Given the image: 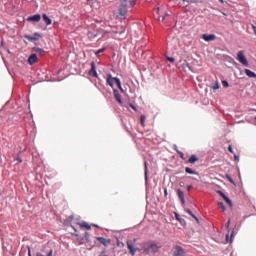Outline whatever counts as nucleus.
<instances>
[{
  "label": "nucleus",
  "mask_w": 256,
  "mask_h": 256,
  "mask_svg": "<svg viewBox=\"0 0 256 256\" xmlns=\"http://www.w3.org/2000/svg\"><path fill=\"white\" fill-rule=\"evenodd\" d=\"M178 155H180V158L185 160V154L181 151H178Z\"/></svg>",
  "instance_id": "nucleus-30"
},
{
  "label": "nucleus",
  "mask_w": 256,
  "mask_h": 256,
  "mask_svg": "<svg viewBox=\"0 0 256 256\" xmlns=\"http://www.w3.org/2000/svg\"><path fill=\"white\" fill-rule=\"evenodd\" d=\"M85 237H89V233L88 232L85 233Z\"/></svg>",
  "instance_id": "nucleus-44"
},
{
  "label": "nucleus",
  "mask_w": 256,
  "mask_h": 256,
  "mask_svg": "<svg viewBox=\"0 0 256 256\" xmlns=\"http://www.w3.org/2000/svg\"><path fill=\"white\" fill-rule=\"evenodd\" d=\"M235 159H239V157L237 155H234Z\"/></svg>",
  "instance_id": "nucleus-48"
},
{
  "label": "nucleus",
  "mask_w": 256,
  "mask_h": 256,
  "mask_svg": "<svg viewBox=\"0 0 256 256\" xmlns=\"http://www.w3.org/2000/svg\"><path fill=\"white\" fill-rule=\"evenodd\" d=\"M149 163L147 161L144 162V175H145V179H147V172H148V166Z\"/></svg>",
  "instance_id": "nucleus-21"
},
{
  "label": "nucleus",
  "mask_w": 256,
  "mask_h": 256,
  "mask_svg": "<svg viewBox=\"0 0 256 256\" xmlns=\"http://www.w3.org/2000/svg\"><path fill=\"white\" fill-rule=\"evenodd\" d=\"M113 95H114V99H116L117 103H119V105H123V100H121V94L119 93V90L114 89Z\"/></svg>",
  "instance_id": "nucleus-9"
},
{
  "label": "nucleus",
  "mask_w": 256,
  "mask_h": 256,
  "mask_svg": "<svg viewBox=\"0 0 256 256\" xmlns=\"http://www.w3.org/2000/svg\"><path fill=\"white\" fill-rule=\"evenodd\" d=\"M174 149L176 150L177 153H179V149H177V146H174Z\"/></svg>",
  "instance_id": "nucleus-41"
},
{
  "label": "nucleus",
  "mask_w": 256,
  "mask_h": 256,
  "mask_svg": "<svg viewBox=\"0 0 256 256\" xmlns=\"http://www.w3.org/2000/svg\"><path fill=\"white\" fill-rule=\"evenodd\" d=\"M106 82L110 87H113L114 83H116L118 89L124 93L123 87L121 86V80L117 77L111 76V74H107Z\"/></svg>",
  "instance_id": "nucleus-2"
},
{
  "label": "nucleus",
  "mask_w": 256,
  "mask_h": 256,
  "mask_svg": "<svg viewBox=\"0 0 256 256\" xmlns=\"http://www.w3.org/2000/svg\"><path fill=\"white\" fill-rule=\"evenodd\" d=\"M168 192H167V188L164 189V196L167 197Z\"/></svg>",
  "instance_id": "nucleus-38"
},
{
  "label": "nucleus",
  "mask_w": 256,
  "mask_h": 256,
  "mask_svg": "<svg viewBox=\"0 0 256 256\" xmlns=\"http://www.w3.org/2000/svg\"><path fill=\"white\" fill-rule=\"evenodd\" d=\"M245 74L247 75V77H253V78H255L256 77V74H255V72H253V71H251V70H249V69H245Z\"/></svg>",
  "instance_id": "nucleus-18"
},
{
  "label": "nucleus",
  "mask_w": 256,
  "mask_h": 256,
  "mask_svg": "<svg viewBox=\"0 0 256 256\" xmlns=\"http://www.w3.org/2000/svg\"><path fill=\"white\" fill-rule=\"evenodd\" d=\"M185 172L188 173L189 175H199L198 172L193 171V170H192L191 168H189V167H186V168H185Z\"/></svg>",
  "instance_id": "nucleus-19"
},
{
  "label": "nucleus",
  "mask_w": 256,
  "mask_h": 256,
  "mask_svg": "<svg viewBox=\"0 0 256 256\" xmlns=\"http://www.w3.org/2000/svg\"><path fill=\"white\" fill-rule=\"evenodd\" d=\"M34 51H36V53H39L40 55H44L45 54V50L41 49L39 47L35 48Z\"/></svg>",
  "instance_id": "nucleus-23"
},
{
  "label": "nucleus",
  "mask_w": 256,
  "mask_h": 256,
  "mask_svg": "<svg viewBox=\"0 0 256 256\" xmlns=\"http://www.w3.org/2000/svg\"><path fill=\"white\" fill-rule=\"evenodd\" d=\"M202 39H204V41H215L217 39V36H215V34H203L202 35Z\"/></svg>",
  "instance_id": "nucleus-10"
},
{
  "label": "nucleus",
  "mask_w": 256,
  "mask_h": 256,
  "mask_svg": "<svg viewBox=\"0 0 256 256\" xmlns=\"http://www.w3.org/2000/svg\"><path fill=\"white\" fill-rule=\"evenodd\" d=\"M230 183H233V179L229 178Z\"/></svg>",
  "instance_id": "nucleus-47"
},
{
  "label": "nucleus",
  "mask_w": 256,
  "mask_h": 256,
  "mask_svg": "<svg viewBox=\"0 0 256 256\" xmlns=\"http://www.w3.org/2000/svg\"><path fill=\"white\" fill-rule=\"evenodd\" d=\"M36 256H44V255L38 252V253L36 254Z\"/></svg>",
  "instance_id": "nucleus-43"
},
{
  "label": "nucleus",
  "mask_w": 256,
  "mask_h": 256,
  "mask_svg": "<svg viewBox=\"0 0 256 256\" xmlns=\"http://www.w3.org/2000/svg\"><path fill=\"white\" fill-rule=\"evenodd\" d=\"M176 219H178V220H179V215H178V214H176Z\"/></svg>",
  "instance_id": "nucleus-49"
},
{
  "label": "nucleus",
  "mask_w": 256,
  "mask_h": 256,
  "mask_svg": "<svg viewBox=\"0 0 256 256\" xmlns=\"http://www.w3.org/2000/svg\"><path fill=\"white\" fill-rule=\"evenodd\" d=\"M105 51V48L99 49L95 54L99 55V53H103Z\"/></svg>",
  "instance_id": "nucleus-33"
},
{
  "label": "nucleus",
  "mask_w": 256,
  "mask_h": 256,
  "mask_svg": "<svg viewBox=\"0 0 256 256\" xmlns=\"http://www.w3.org/2000/svg\"><path fill=\"white\" fill-rule=\"evenodd\" d=\"M165 17H169V13H165L162 18L158 17V21H165Z\"/></svg>",
  "instance_id": "nucleus-24"
},
{
  "label": "nucleus",
  "mask_w": 256,
  "mask_h": 256,
  "mask_svg": "<svg viewBox=\"0 0 256 256\" xmlns=\"http://www.w3.org/2000/svg\"><path fill=\"white\" fill-rule=\"evenodd\" d=\"M219 82H217L213 87H212V89H214V90H217V89H219Z\"/></svg>",
  "instance_id": "nucleus-32"
},
{
  "label": "nucleus",
  "mask_w": 256,
  "mask_h": 256,
  "mask_svg": "<svg viewBox=\"0 0 256 256\" xmlns=\"http://www.w3.org/2000/svg\"><path fill=\"white\" fill-rule=\"evenodd\" d=\"M156 12L159 13V8L156 9Z\"/></svg>",
  "instance_id": "nucleus-50"
},
{
  "label": "nucleus",
  "mask_w": 256,
  "mask_h": 256,
  "mask_svg": "<svg viewBox=\"0 0 256 256\" xmlns=\"http://www.w3.org/2000/svg\"><path fill=\"white\" fill-rule=\"evenodd\" d=\"M229 225H231V220H228L227 229H229Z\"/></svg>",
  "instance_id": "nucleus-40"
},
{
  "label": "nucleus",
  "mask_w": 256,
  "mask_h": 256,
  "mask_svg": "<svg viewBox=\"0 0 256 256\" xmlns=\"http://www.w3.org/2000/svg\"><path fill=\"white\" fill-rule=\"evenodd\" d=\"M24 37L25 39H28V41H39L43 36L36 32L34 33V36L25 35Z\"/></svg>",
  "instance_id": "nucleus-8"
},
{
  "label": "nucleus",
  "mask_w": 256,
  "mask_h": 256,
  "mask_svg": "<svg viewBox=\"0 0 256 256\" xmlns=\"http://www.w3.org/2000/svg\"><path fill=\"white\" fill-rule=\"evenodd\" d=\"M220 1V3H225V0H219Z\"/></svg>",
  "instance_id": "nucleus-45"
},
{
  "label": "nucleus",
  "mask_w": 256,
  "mask_h": 256,
  "mask_svg": "<svg viewBox=\"0 0 256 256\" xmlns=\"http://www.w3.org/2000/svg\"><path fill=\"white\" fill-rule=\"evenodd\" d=\"M197 161H199V158L197 157V155L192 154L186 163H191L192 165H195Z\"/></svg>",
  "instance_id": "nucleus-17"
},
{
  "label": "nucleus",
  "mask_w": 256,
  "mask_h": 256,
  "mask_svg": "<svg viewBox=\"0 0 256 256\" xmlns=\"http://www.w3.org/2000/svg\"><path fill=\"white\" fill-rule=\"evenodd\" d=\"M191 3H197V1H195V0H191Z\"/></svg>",
  "instance_id": "nucleus-46"
},
{
  "label": "nucleus",
  "mask_w": 256,
  "mask_h": 256,
  "mask_svg": "<svg viewBox=\"0 0 256 256\" xmlns=\"http://www.w3.org/2000/svg\"><path fill=\"white\" fill-rule=\"evenodd\" d=\"M167 61H169L170 63H175V58L173 57H166Z\"/></svg>",
  "instance_id": "nucleus-28"
},
{
  "label": "nucleus",
  "mask_w": 256,
  "mask_h": 256,
  "mask_svg": "<svg viewBox=\"0 0 256 256\" xmlns=\"http://www.w3.org/2000/svg\"><path fill=\"white\" fill-rule=\"evenodd\" d=\"M127 248L129 249L130 255H135L137 253V248L131 242H127Z\"/></svg>",
  "instance_id": "nucleus-14"
},
{
  "label": "nucleus",
  "mask_w": 256,
  "mask_h": 256,
  "mask_svg": "<svg viewBox=\"0 0 256 256\" xmlns=\"http://www.w3.org/2000/svg\"><path fill=\"white\" fill-rule=\"evenodd\" d=\"M92 227H97L99 229V225L97 224H92Z\"/></svg>",
  "instance_id": "nucleus-42"
},
{
  "label": "nucleus",
  "mask_w": 256,
  "mask_h": 256,
  "mask_svg": "<svg viewBox=\"0 0 256 256\" xmlns=\"http://www.w3.org/2000/svg\"><path fill=\"white\" fill-rule=\"evenodd\" d=\"M186 213H188V215H191V217H193L195 220H197V222H199V218H197V216H195V214H193L191 210L186 209Z\"/></svg>",
  "instance_id": "nucleus-22"
},
{
  "label": "nucleus",
  "mask_w": 256,
  "mask_h": 256,
  "mask_svg": "<svg viewBox=\"0 0 256 256\" xmlns=\"http://www.w3.org/2000/svg\"><path fill=\"white\" fill-rule=\"evenodd\" d=\"M227 243H233V239H229V234L226 235Z\"/></svg>",
  "instance_id": "nucleus-31"
},
{
  "label": "nucleus",
  "mask_w": 256,
  "mask_h": 256,
  "mask_svg": "<svg viewBox=\"0 0 256 256\" xmlns=\"http://www.w3.org/2000/svg\"><path fill=\"white\" fill-rule=\"evenodd\" d=\"M140 123H141L142 127H145V116H143V115L141 116Z\"/></svg>",
  "instance_id": "nucleus-26"
},
{
  "label": "nucleus",
  "mask_w": 256,
  "mask_h": 256,
  "mask_svg": "<svg viewBox=\"0 0 256 256\" xmlns=\"http://www.w3.org/2000/svg\"><path fill=\"white\" fill-rule=\"evenodd\" d=\"M47 256H53V250H50Z\"/></svg>",
  "instance_id": "nucleus-39"
},
{
  "label": "nucleus",
  "mask_w": 256,
  "mask_h": 256,
  "mask_svg": "<svg viewBox=\"0 0 256 256\" xmlns=\"http://www.w3.org/2000/svg\"><path fill=\"white\" fill-rule=\"evenodd\" d=\"M28 249V256H31V247L27 246Z\"/></svg>",
  "instance_id": "nucleus-35"
},
{
  "label": "nucleus",
  "mask_w": 256,
  "mask_h": 256,
  "mask_svg": "<svg viewBox=\"0 0 256 256\" xmlns=\"http://www.w3.org/2000/svg\"><path fill=\"white\" fill-rule=\"evenodd\" d=\"M27 21H30L32 23H39V21H41V15L35 14L33 16H30L27 18Z\"/></svg>",
  "instance_id": "nucleus-11"
},
{
  "label": "nucleus",
  "mask_w": 256,
  "mask_h": 256,
  "mask_svg": "<svg viewBox=\"0 0 256 256\" xmlns=\"http://www.w3.org/2000/svg\"><path fill=\"white\" fill-rule=\"evenodd\" d=\"M80 229H85L86 231H91V225L87 222H79L78 223Z\"/></svg>",
  "instance_id": "nucleus-16"
},
{
  "label": "nucleus",
  "mask_w": 256,
  "mask_h": 256,
  "mask_svg": "<svg viewBox=\"0 0 256 256\" xmlns=\"http://www.w3.org/2000/svg\"><path fill=\"white\" fill-rule=\"evenodd\" d=\"M130 107H131L134 111H137V108H136L133 104H130Z\"/></svg>",
  "instance_id": "nucleus-36"
},
{
  "label": "nucleus",
  "mask_w": 256,
  "mask_h": 256,
  "mask_svg": "<svg viewBox=\"0 0 256 256\" xmlns=\"http://www.w3.org/2000/svg\"><path fill=\"white\" fill-rule=\"evenodd\" d=\"M19 155H21V152H19L18 156L15 158V161L19 162V163H23V159H21L19 157Z\"/></svg>",
  "instance_id": "nucleus-27"
},
{
  "label": "nucleus",
  "mask_w": 256,
  "mask_h": 256,
  "mask_svg": "<svg viewBox=\"0 0 256 256\" xmlns=\"http://www.w3.org/2000/svg\"><path fill=\"white\" fill-rule=\"evenodd\" d=\"M228 151H229L230 153H233V147H232L231 145L228 146Z\"/></svg>",
  "instance_id": "nucleus-34"
},
{
  "label": "nucleus",
  "mask_w": 256,
  "mask_h": 256,
  "mask_svg": "<svg viewBox=\"0 0 256 256\" xmlns=\"http://www.w3.org/2000/svg\"><path fill=\"white\" fill-rule=\"evenodd\" d=\"M222 85L223 87H229V82H227V80H223Z\"/></svg>",
  "instance_id": "nucleus-29"
},
{
  "label": "nucleus",
  "mask_w": 256,
  "mask_h": 256,
  "mask_svg": "<svg viewBox=\"0 0 256 256\" xmlns=\"http://www.w3.org/2000/svg\"><path fill=\"white\" fill-rule=\"evenodd\" d=\"M89 75H91V77H96V78L99 77V75L97 74L95 62L91 63V69L89 71Z\"/></svg>",
  "instance_id": "nucleus-12"
},
{
  "label": "nucleus",
  "mask_w": 256,
  "mask_h": 256,
  "mask_svg": "<svg viewBox=\"0 0 256 256\" xmlns=\"http://www.w3.org/2000/svg\"><path fill=\"white\" fill-rule=\"evenodd\" d=\"M217 193L218 195H220V197H222V199H224V201H226L229 207H233V202H231V199H229V197H227L225 193H223L221 190H218Z\"/></svg>",
  "instance_id": "nucleus-6"
},
{
  "label": "nucleus",
  "mask_w": 256,
  "mask_h": 256,
  "mask_svg": "<svg viewBox=\"0 0 256 256\" xmlns=\"http://www.w3.org/2000/svg\"><path fill=\"white\" fill-rule=\"evenodd\" d=\"M177 195L183 206H185V193L181 189H177Z\"/></svg>",
  "instance_id": "nucleus-15"
},
{
  "label": "nucleus",
  "mask_w": 256,
  "mask_h": 256,
  "mask_svg": "<svg viewBox=\"0 0 256 256\" xmlns=\"http://www.w3.org/2000/svg\"><path fill=\"white\" fill-rule=\"evenodd\" d=\"M101 245H104V247H109L111 245V239L103 238V237H97L96 238Z\"/></svg>",
  "instance_id": "nucleus-7"
},
{
  "label": "nucleus",
  "mask_w": 256,
  "mask_h": 256,
  "mask_svg": "<svg viewBox=\"0 0 256 256\" xmlns=\"http://www.w3.org/2000/svg\"><path fill=\"white\" fill-rule=\"evenodd\" d=\"M42 17H43V21H45L46 25H51V23H52L51 18L46 16V14H43Z\"/></svg>",
  "instance_id": "nucleus-20"
},
{
  "label": "nucleus",
  "mask_w": 256,
  "mask_h": 256,
  "mask_svg": "<svg viewBox=\"0 0 256 256\" xmlns=\"http://www.w3.org/2000/svg\"><path fill=\"white\" fill-rule=\"evenodd\" d=\"M237 60L239 63L244 65V67H249V61H247V58L245 57V52L244 51H239L237 54Z\"/></svg>",
  "instance_id": "nucleus-4"
},
{
  "label": "nucleus",
  "mask_w": 256,
  "mask_h": 256,
  "mask_svg": "<svg viewBox=\"0 0 256 256\" xmlns=\"http://www.w3.org/2000/svg\"><path fill=\"white\" fill-rule=\"evenodd\" d=\"M39 61V58H37V54H32L28 58L29 65H35Z\"/></svg>",
  "instance_id": "nucleus-13"
},
{
  "label": "nucleus",
  "mask_w": 256,
  "mask_h": 256,
  "mask_svg": "<svg viewBox=\"0 0 256 256\" xmlns=\"http://www.w3.org/2000/svg\"><path fill=\"white\" fill-rule=\"evenodd\" d=\"M135 5V0H122L118 6V17L125 19V17H127V10L130 9V7H135Z\"/></svg>",
  "instance_id": "nucleus-1"
},
{
  "label": "nucleus",
  "mask_w": 256,
  "mask_h": 256,
  "mask_svg": "<svg viewBox=\"0 0 256 256\" xmlns=\"http://www.w3.org/2000/svg\"><path fill=\"white\" fill-rule=\"evenodd\" d=\"M192 188H193V186H191V185L187 186V191L188 192L191 191Z\"/></svg>",
  "instance_id": "nucleus-37"
},
{
  "label": "nucleus",
  "mask_w": 256,
  "mask_h": 256,
  "mask_svg": "<svg viewBox=\"0 0 256 256\" xmlns=\"http://www.w3.org/2000/svg\"><path fill=\"white\" fill-rule=\"evenodd\" d=\"M218 206L220 209H222V211H226L225 204H223V202H218Z\"/></svg>",
  "instance_id": "nucleus-25"
},
{
  "label": "nucleus",
  "mask_w": 256,
  "mask_h": 256,
  "mask_svg": "<svg viewBox=\"0 0 256 256\" xmlns=\"http://www.w3.org/2000/svg\"><path fill=\"white\" fill-rule=\"evenodd\" d=\"M161 249V244L156 242H151L148 248H145L144 251L147 253H158V251Z\"/></svg>",
  "instance_id": "nucleus-3"
},
{
  "label": "nucleus",
  "mask_w": 256,
  "mask_h": 256,
  "mask_svg": "<svg viewBox=\"0 0 256 256\" xmlns=\"http://www.w3.org/2000/svg\"><path fill=\"white\" fill-rule=\"evenodd\" d=\"M173 256H185V250L183 247L179 245L174 246Z\"/></svg>",
  "instance_id": "nucleus-5"
}]
</instances>
